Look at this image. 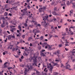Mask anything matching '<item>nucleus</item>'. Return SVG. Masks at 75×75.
Masks as SVG:
<instances>
[{"mask_svg": "<svg viewBox=\"0 0 75 75\" xmlns=\"http://www.w3.org/2000/svg\"><path fill=\"white\" fill-rule=\"evenodd\" d=\"M43 20H44V23L46 24L47 22L46 21V20L48 18V16H44L42 17Z\"/></svg>", "mask_w": 75, "mask_h": 75, "instance_id": "1", "label": "nucleus"}, {"mask_svg": "<svg viewBox=\"0 0 75 75\" xmlns=\"http://www.w3.org/2000/svg\"><path fill=\"white\" fill-rule=\"evenodd\" d=\"M42 26L43 27H44V28H46V29H47V27H48V24L47 23L44 24L42 25Z\"/></svg>", "mask_w": 75, "mask_h": 75, "instance_id": "2", "label": "nucleus"}, {"mask_svg": "<svg viewBox=\"0 0 75 75\" xmlns=\"http://www.w3.org/2000/svg\"><path fill=\"white\" fill-rule=\"evenodd\" d=\"M25 71H24V75H26V74H27V72H28L29 71V69H28V70H27V68H25Z\"/></svg>", "mask_w": 75, "mask_h": 75, "instance_id": "3", "label": "nucleus"}, {"mask_svg": "<svg viewBox=\"0 0 75 75\" xmlns=\"http://www.w3.org/2000/svg\"><path fill=\"white\" fill-rule=\"evenodd\" d=\"M33 60L34 63L33 64V66H34V65H35V64L37 62V61H36V58H35V59H33Z\"/></svg>", "mask_w": 75, "mask_h": 75, "instance_id": "4", "label": "nucleus"}, {"mask_svg": "<svg viewBox=\"0 0 75 75\" xmlns=\"http://www.w3.org/2000/svg\"><path fill=\"white\" fill-rule=\"evenodd\" d=\"M3 23L1 24V27H2L3 28L5 27V25H4L5 24V22H4V21H3Z\"/></svg>", "mask_w": 75, "mask_h": 75, "instance_id": "5", "label": "nucleus"}, {"mask_svg": "<svg viewBox=\"0 0 75 75\" xmlns=\"http://www.w3.org/2000/svg\"><path fill=\"white\" fill-rule=\"evenodd\" d=\"M40 55L41 57H46L45 55L44 54V53H40Z\"/></svg>", "mask_w": 75, "mask_h": 75, "instance_id": "6", "label": "nucleus"}, {"mask_svg": "<svg viewBox=\"0 0 75 75\" xmlns=\"http://www.w3.org/2000/svg\"><path fill=\"white\" fill-rule=\"evenodd\" d=\"M52 14L54 15V16H56V15H58V14L55 11L52 12Z\"/></svg>", "mask_w": 75, "mask_h": 75, "instance_id": "7", "label": "nucleus"}, {"mask_svg": "<svg viewBox=\"0 0 75 75\" xmlns=\"http://www.w3.org/2000/svg\"><path fill=\"white\" fill-rule=\"evenodd\" d=\"M33 58H35L34 59H35L36 58V61H37V57H35V55H34L33 56V57L31 58V59H33Z\"/></svg>", "mask_w": 75, "mask_h": 75, "instance_id": "8", "label": "nucleus"}, {"mask_svg": "<svg viewBox=\"0 0 75 75\" xmlns=\"http://www.w3.org/2000/svg\"><path fill=\"white\" fill-rule=\"evenodd\" d=\"M7 37L8 40H9L10 39H11V38H12L11 35H9Z\"/></svg>", "mask_w": 75, "mask_h": 75, "instance_id": "9", "label": "nucleus"}, {"mask_svg": "<svg viewBox=\"0 0 75 75\" xmlns=\"http://www.w3.org/2000/svg\"><path fill=\"white\" fill-rule=\"evenodd\" d=\"M54 68V67H51L50 68V69H49V71H52V69H53V68Z\"/></svg>", "mask_w": 75, "mask_h": 75, "instance_id": "10", "label": "nucleus"}, {"mask_svg": "<svg viewBox=\"0 0 75 75\" xmlns=\"http://www.w3.org/2000/svg\"><path fill=\"white\" fill-rule=\"evenodd\" d=\"M52 62L53 64V66H57V65H58V64L57 63H54L53 62Z\"/></svg>", "mask_w": 75, "mask_h": 75, "instance_id": "11", "label": "nucleus"}, {"mask_svg": "<svg viewBox=\"0 0 75 75\" xmlns=\"http://www.w3.org/2000/svg\"><path fill=\"white\" fill-rule=\"evenodd\" d=\"M48 46L49 47L48 48V50H52V48H51V47L50 45H49Z\"/></svg>", "mask_w": 75, "mask_h": 75, "instance_id": "12", "label": "nucleus"}, {"mask_svg": "<svg viewBox=\"0 0 75 75\" xmlns=\"http://www.w3.org/2000/svg\"><path fill=\"white\" fill-rule=\"evenodd\" d=\"M42 9H43V8H40L39 9V11H40L39 12H42Z\"/></svg>", "mask_w": 75, "mask_h": 75, "instance_id": "13", "label": "nucleus"}, {"mask_svg": "<svg viewBox=\"0 0 75 75\" xmlns=\"http://www.w3.org/2000/svg\"><path fill=\"white\" fill-rule=\"evenodd\" d=\"M33 40V38H32L31 37H29L28 38V41H30V40Z\"/></svg>", "mask_w": 75, "mask_h": 75, "instance_id": "14", "label": "nucleus"}, {"mask_svg": "<svg viewBox=\"0 0 75 75\" xmlns=\"http://www.w3.org/2000/svg\"><path fill=\"white\" fill-rule=\"evenodd\" d=\"M64 68H66V69H69V67H68L67 66H64Z\"/></svg>", "mask_w": 75, "mask_h": 75, "instance_id": "15", "label": "nucleus"}, {"mask_svg": "<svg viewBox=\"0 0 75 75\" xmlns=\"http://www.w3.org/2000/svg\"><path fill=\"white\" fill-rule=\"evenodd\" d=\"M4 14L5 16H7L8 15V13L6 12H5L4 13Z\"/></svg>", "mask_w": 75, "mask_h": 75, "instance_id": "16", "label": "nucleus"}, {"mask_svg": "<svg viewBox=\"0 0 75 75\" xmlns=\"http://www.w3.org/2000/svg\"><path fill=\"white\" fill-rule=\"evenodd\" d=\"M23 55L24 56L25 55V56H28V54H27L25 52H24V54H23Z\"/></svg>", "mask_w": 75, "mask_h": 75, "instance_id": "17", "label": "nucleus"}, {"mask_svg": "<svg viewBox=\"0 0 75 75\" xmlns=\"http://www.w3.org/2000/svg\"><path fill=\"white\" fill-rule=\"evenodd\" d=\"M43 44H45V45H46L47 46H48V45H49L48 44H47V42H44L43 43Z\"/></svg>", "mask_w": 75, "mask_h": 75, "instance_id": "18", "label": "nucleus"}, {"mask_svg": "<svg viewBox=\"0 0 75 75\" xmlns=\"http://www.w3.org/2000/svg\"><path fill=\"white\" fill-rule=\"evenodd\" d=\"M25 14H26V12H25V11H23V14L22 15V16H23L25 15Z\"/></svg>", "mask_w": 75, "mask_h": 75, "instance_id": "19", "label": "nucleus"}, {"mask_svg": "<svg viewBox=\"0 0 75 75\" xmlns=\"http://www.w3.org/2000/svg\"><path fill=\"white\" fill-rule=\"evenodd\" d=\"M36 75H40V72L39 71H36Z\"/></svg>", "mask_w": 75, "mask_h": 75, "instance_id": "20", "label": "nucleus"}, {"mask_svg": "<svg viewBox=\"0 0 75 75\" xmlns=\"http://www.w3.org/2000/svg\"><path fill=\"white\" fill-rule=\"evenodd\" d=\"M30 28H33V25H30L29 26Z\"/></svg>", "mask_w": 75, "mask_h": 75, "instance_id": "21", "label": "nucleus"}, {"mask_svg": "<svg viewBox=\"0 0 75 75\" xmlns=\"http://www.w3.org/2000/svg\"><path fill=\"white\" fill-rule=\"evenodd\" d=\"M3 72H4V71H3V70H2V71H0V74L1 75H3V74L2 73H3Z\"/></svg>", "mask_w": 75, "mask_h": 75, "instance_id": "22", "label": "nucleus"}, {"mask_svg": "<svg viewBox=\"0 0 75 75\" xmlns=\"http://www.w3.org/2000/svg\"><path fill=\"white\" fill-rule=\"evenodd\" d=\"M44 51H45V50H41L40 52V53H43V52H44Z\"/></svg>", "mask_w": 75, "mask_h": 75, "instance_id": "23", "label": "nucleus"}, {"mask_svg": "<svg viewBox=\"0 0 75 75\" xmlns=\"http://www.w3.org/2000/svg\"><path fill=\"white\" fill-rule=\"evenodd\" d=\"M53 75H58V73L54 72Z\"/></svg>", "mask_w": 75, "mask_h": 75, "instance_id": "24", "label": "nucleus"}, {"mask_svg": "<svg viewBox=\"0 0 75 75\" xmlns=\"http://www.w3.org/2000/svg\"><path fill=\"white\" fill-rule=\"evenodd\" d=\"M27 8L26 7H25V9H23V11H27Z\"/></svg>", "mask_w": 75, "mask_h": 75, "instance_id": "25", "label": "nucleus"}, {"mask_svg": "<svg viewBox=\"0 0 75 75\" xmlns=\"http://www.w3.org/2000/svg\"><path fill=\"white\" fill-rule=\"evenodd\" d=\"M70 4L69 3V1H67V5H68V6H69V5Z\"/></svg>", "mask_w": 75, "mask_h": 75, "instance_id": "26", "label": "nucleus"}, {"mask_svg": "<svg viewBox=\"0 0 75 75\" xmlns=\"http://www.w3.org/2000/svg\"><path fill=\"white\" fill-rule=\"evenodd\" d=\"M43 36H41L40 38V40H42V39H43Z\"/></svg>", "mask_w": 75, "mask_h": 75, "instance_id": "27", "label": "nucleus"}, {"mask_svg": "<svg viewBox=\"0 0 75 75\" xmlns=\"http://www.w3.org/2000/svg\"><path fill=\"white\" fill-rule=\"evenodd\" d=\"M54 27V26H51V29H53V30H55V28H54V27Z\"/></svg>", "mask_w": 75, "mask_h": 75, "instance_id": "28", "label": "nucleus"}, {"mask_svg": "<svg viewBox=\"0 0 75 75\" xmlns=\"http://www.w3.org/2000/svg\"><path fill=\"white\" fill-rule=\"evenodd\" d=\"M44 24V21H43L42 22H41V25L42 26V25H43V24Z\"/></svg>", "mask_w": 75, "mask_h": 75, "instance_id": "29", "label": "nucleus"}, {"mask_svg": "<svg viewBox=\"0 0 75 75\" xmlns=\"http://www.w3.org/2000/svg\"><path fill=\"white\" fill-rule=\"evenodd\" d=\"M22 37L24 39L25 38V35H22Z\"/></svg>", "mask_w": 75, "mask_h": 75, "instance_id": "30", "label": "nucleus"}, {"mask_svg": "<svg viewBox=\"0 0 75 75\" xmlns=\"http://www.w3.org/2000/svg\"><path fill=\"white\" fill-rule=\"evenodd\" d=\"M75 28V26H71V27H70V28H69V29H71V28Z\"/></svg>", "mask_w": 75, "mask_h": 75, "instance_id": "31", "label": "nucleus"}, {"mask_svg": "<svg viewBox=\"0 0 75 75\" xmlns=\"http://www.w3.org/2000/svg\"><path fill=\"white\" fill-rule=\"evenodd\" d=\"M65 2H64V4H61V5L62 6H64V5H65L66 4H65Z\"/></svg>", "mask_w": 75, "mask_h": 75, "instance_id": "32", "label": "nucleus"}, {"mask_svg": "<svg viewBox=\"0 0 75 75\" xmlns=\"http://www.w3.org/2000/svg\"><path fill=\"white\" fill-rule=\"evenodd\" d=\"M42 46L43 48H44V47H45V45H44V44H43V43L42 44Z\"/></svg>", "mask_w": 75, "mask_h": 75, "instance_id": "33", "label": "nucleus"}, {"mask_svg": "<svg viewBox=\"0 0 75 75\" xmlns=\"http://www.w3.org/2000/svg\"><path fill=\"white\" fill-rule=\"evenodd\" d=\"M11 37L12 38H15L16 37H15V36L14 35H11Z\"/></svg>", "mask_w": 75, "mask_h": 75, "instance_id": "34", "label": "nucleus"}, {"mask_svg": "<svg viewBox=\"0 0 75 75\" xmlns=\"http://www.w3.org/2000/svg\"><path fill=\"white\" fill-rule=\"evenodd\" d=\"M66 66H67V67H69V68H71V66L69 64H67V65H66Z\"/></svg>", "mask_w": 75, "mask_h": 75, "instance_id": "35", "label": "nucleus"}, {"mask_svg": "<svg viewBox=\"0 0 75 75\" xmlns=\"http://www.w3.org/2000/svg\"><path fill=\"white\" fill-rule=\"evenodd\" d=\"M57 53L58 54H59V50H58L57 51Z\"/></svg>", "mask_w": 75, "mask_h": 75, "instance_id": "36", "label": "nucleus"}, {"mask_svg": "<svg viewBox=\"0 0 75 75\" xmlns=\"http://www.w3.org/2000/svg\"><path fill=\"white\" fill-rule=\"evenodd\" d=\"M50 38L48 39V40H50L51 39V38L52 37V35H51L50 36H49Z\"/></svg>", "mask_w": 75, "mask_h": 75, "instance_id": "37", "label": "nucleus"}, {"mask_svg": "<svg viewBox=\"0 0 75 75\" xmlns=\"http://www.w3.org/2000/svg\"><path fill=\"white\" fill-rule=\"evenodd\" d=\"M14 57H15L16 58H18V55H14Z\"/></svg>", "mask_w": 75, "mask_h": 75, "instance_id": "38", "label": "nucleus"}, {"mask_svg": "<svg viewBox=\"0 0 75 75\" xmlns=\"http://www.w3.org/2000/svg\"><path fill=\"white\" fill-rule=\"evenodd\" d=\"M19 42H20V43H22L23 42V40L21 39L20 40V41Z\"/></svg>", "mask_w": 75, "mask_h": 75, "instance_id": "39", "label": "nucleus"}, {"mask_svg": "<svg viewBox=\"0 0 75 75\" xmlns=\"http://www.w3.org/2000/svg\"><path fill=\"white\" fill-rule=\"evenodd\" d=\"M62 44L59 45V47H62Z\"/></svg>", "mask_w": 75, "mask_h": 75, "instance_id": "40", "label": "nucleus"}, {"mask_svg": "<svg viewBox=\"0 0 75 75\" xmlns=\"http://www.w3.org/2000/svg\"><path fill=\"white\" fill-rule=\"evenodd\" d=\"M12 2H13L12 1H9V4H11V3H12Z\"/></svg>", "mask_w": 75, "mask_h": 75, "instance_id": "41", "label": "nucleus"}, {"mask_svg": "<svg viewBox=\"0 0 75 75\" xmlns=\"http://www.w3.org/2000/svg\"><path fill=\"white\" fill-rule=\"evenodd\" d=\"M27 7H28V9H30V8H31V7H30V6H29V5H28Z\"/></svg>", "mask_w": 75, "mask_h": 75, "instance_id": "42", "label": "nucleus"}, {"mask_svg": "<svg viewBox=\"0 0 75 75\" xmlns=\"http://www.w3.org/2000/svg\"><path fill=\"white\" fill-rule=\"evenodd\" d=\"M43 10H45V9H46V6H43Z\"/></svg>", "mask_w": 75, "mask_h": 75, "instance_id": "43", "label": "nucleus"}, {"mask_svg": "<svg viewBox=\"0 0 75 75\" xmlns=\"http://www.w3.org/2000/svg\"><path fill=\"white\" fill-rule=\"evenodd\" d=\"M41 46H39V47H38V48L39 50H41Z\"/></svg>", "mask_w": 75, "mask_h": 75, "instance_id": "44", "label": "nucleus"}, {"mask_svg": "<svg viewBox=\"0 0 75 75\" xmlns=\"http://www.w3.org/2000/svg\"><path fill=\"white\" fill-rule=\"evenodd\" d=\"M7 67V65H4V68H6Z\"/></svg>", "mask_w": 75, "mask_h": 75, "instance_id": "45", "label": "nucleus"}, {"mask_svg": "<svg viewBox=\"0 0 75 75\" xmlns=\"http://www.w3.org/2000/svg\"><path fill=\"white\" fill-rule=\"evenodd\" d=\"M37 26L38 27H41V25L40 24H38L37 25Z\"/></svg>", "mask_w": 75, "mask_h": 75, "instance_id": "46", "label": "nucleus"}, {"mask_svg": "<svg viewBox=\"0 0 75 75\" xmlns=\"http://www.w3.org/2000/svg\"><path fill=\"white\" fill-rule=\"evenodd\" d=\"M51 4H52V5H53V4H54V1H52Z\"/></svg>", "mask_w": 75, "mask_h": 75, "instance_id": "47", "label": "nucleus"}, {"mask_svg": "<svg viewBox=\"0 0 75 75\" xmlns=\"http://www.w3.org/2000/svg\"><path fill=\"white\" fill-rule=\"evenodd\" d=\"M24 25H25V26L26 27L27 26V24L26 23H25L24 24Z\"/></svg>", "mask_w": 75, "mask_h": 75, "instance_id": "48", "label": "nucleus"}, {"mask_svg": "<svg viewBox=\"0 0 75 75\" xmlns=\"http://www.w3.org/2000/svg\"><path fill=\"white\" fill-rule=\"evenodd\" d=\"M57 8L56 7H55L54 8V10H56V11H57Z\"/></svg>", "mask_w": 75, "mask_h": 75, "instance_id": "49", "label": "nucleus"}, {"mask_svg": "<svg viewBox=\"0 0 75 75\" xmlns=\"http://www.w3.org/2000/svg\"><path fill=\"white\" fill-rule=\"evenodd\" d=\"M65 47H66V46H69V45L68 44L66 43L65 44Z\"/></svg>", "mask_w": 75, "mask_h": 75, "instance_id": "50", "label": "nucleus"}, {"mask_svg": "<svg viewBox=\"0 0 75 75\" xmlns=\"http://www.w3.org/2000/svg\"><path fill=\"white\" fill-rule=\"evenodd\" d=\"M39 38H35V40H38V39H39Z\"/></svg>", "mask_w": 75, "mask_h": 75, "instance_id": "51", "label": "nucleus"}, {"mask_svg": "<svg viewBox=\"0 0 75 75\" xmlns=\"http://www.w3.org/2000/svg\"><path fill=\"white\" fill-rule=\"evenodd\" d=\"M29 45L30 46V47H31V46H33V45H32V43H30Z\"/></svg>", "mask_w": 75, "mask_h": 75, "instance_id": "52", "label": "nucleus"}, {"mask_svg": "<svg viewBox=\"0 0 75 75\" xmlns=\"http://www.w3.org/2000/svg\"><path fill=\"white\" fill-rule=\"evenodd\" d=\"M2 33V30L1 29L0 30V34H1Z\"/></svg>", "mask_w": 75, "mask_h": 75, "instance_id": "53", "label": "nucleus"}, {"mask_svg": "<svg viewBox=\"0 0 75 75\" xmlns=\"http://www.w3.org/2000/svg\"><path fill=\"white\" fill-rule=\"evenodd\" d=\"M8 15L9 16H12V14H11L10 13H9L8 14Z\"/></svg>", "mask_w": 75, "mask_h": 75, "instance_id": "54", "label": "nucleus"}, {"mask_svg": "<svg viewBox=\"0 0 75 75\" xmlns=\"http://www.w3.org/2000/svg\"><path fill=\"white\" fill-rule=\"evenodd\" d=\"M12 51H15V48H13V50H12Z\"/></svg>", "mask_w": 75, "mask_h": 75, "instance_id": "55", "label": "nucleus"}, {"mask_svg": "<svg viewBox=\"0 0 75 75\" xmlns=\"http://www.w3.org/2000/svg\"><path fill=\"white\" fill-rule=\"evenodd\" d=\"M49 65H50V67H52V65H51V63H49Z\"/></svg>", "mask_w": 75, "mask_h": 75, "instance_id": "56", "label": "nucleus"}, {"mask_svg": "<svg viewBox=\"0 0 75 75\" xmlns=\"http://www.w3.org/2000/svg\"><path fill=\"white\" fill-rule=\"evenodd\" d=\"M13 30H16V28H12Z\"/></svg>", "mask_w": 75, "mask_h": 75, "instance_id": "57", "label": "nucleus"}, {"mask_svg": "<svg viewBox=\"0 0 75 75\" xmlns=\"http://www.w3.org/2000/svg\"><path fill=\"white\" fill-rule=\"evenodd\" d=\"M11 68H12V67H9L8 68V69L9 70V69H11Z\"/></svg>", "mask_w": 75, "mask_h": 75, "instance_id": "58", "label": "nucleus"}, {"mask_svg": "<svg viewBox=\"0 0 75 75\" xmlns=\"http://www.w3.org/2000/svg\"><path fill=\"white\" fill-rule=\"evenodd\" d=\"M23 58H24V56H23V55H22L21 58V59H23Z\"/></svg>", "mask_w": 75, "mask_h": 75, "instance_id": "59", "label": "nucleus"}, {"mask_svg": "<svg viewBox=\"0 0 75 75\" xmlns=\"http://www.w3.org/2000/svg\"><path fill=\"white\" fill-rule=\"evenodd\" d=\"M47 69V68L45 67V69H44V72H45V71H46V69Z\"/></svg>", "mask_w": 75, "mask_h": 75, "instance_id": "60", "label": "nucleus"}, {"mask_svg": "<svg viewBox=\"0 0 75 75\" xmlns=\"http://www.w3.org/2000/svg\"><path fill=\"white\" fill-rule=\"evenodd\" d=\"M3 55H6V52H3Z\"/></svg>", "mask_w": 75, "mask_h": 75, "instance_id": "61", "label": "nucleus"}, {"mask_svg": "<svg viewBox=\"0 0 75 75\" xmlns=\"http://www.w3.org/2000/svg\"><path fill=\"white\" fill-rule=\"evenodd\" d=\"M71 44H75V42H71Z\"/></svg>", "mask_w": 75, "mask_h": 75, "instance_id": "62", "label": "nucleus"}, {"mask_svg": "<svg viewBox=\"0 0 75 75\" xmlns=\"http://www.w3.org/2000/svg\"><path fill=\"white\" fill-rule=\"evenodd\" d=\"M63 66H64V65H63V64L62 63L61 67H63Z\"/></svg>", "mask_w": 75, "mask_h": 75, "instance_id": "63", "label": "nucleus"}, {"mask_svg": "<svg viewBox=\"0 0 75 75\" xmlns=\"http://www.w3.org/2000/svg\"><path fill=\"white\" fill-rule=\"evenodd\" d=\"M66 31H68V28H66Z\"/></svg>", "mask_w": 75, "mask_h": 75, "instance_id": "64", "label": "nucleus"}]
</instances>
